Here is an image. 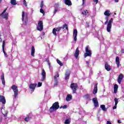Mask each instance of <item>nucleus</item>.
Here are the masks:
<instances>
[{
  "mask_svg": "<svg viewBox=\"0 0 124 124\" xmlns=\"http://www.w3.org/2000/svg\"><path fill=\"white\" fill-rule=\"evenodd\" d=\"M6 12V9L5 10H4L3 12L1 14H0V16H1L2 18H3V19H5V20H7V19H8V14ZM4 13H5L4 15Z\"/></svg>",
  "mask_w": 124,
  "mask_h": 124,
  "instance_id": "7",
  "label": "nucleus"
},
{
  "mask_svg": "<svg viewBox=\"0 0 124 124\" xmlns=\"http://www.w3.org/2000/svg\"><path fill=\"white\" fill-rule=\"evenodd\" d=\"M55 76H56V78H57H57H58V77H60V75L59 74V73H57V74H56V75Z\"/></svg>",
  "mask_w": 124,
  "mask_h": 124,
  "instance_id": "51",
  "label": "nucleus"
},
{
  "mask_svg": "<svg viewBox=\"0 0 124 124\" xmlns=\"http://www.w3.org/2000/svg\"><path fill=\"white\" fill-rule=\"evenodd\" d=\"M116 2H119V0H114Z\"/></svg>",
  "mask_w": 124,
  "mask_h": 124,
  "instance_id": "56",
  "label": "nucleus"
},
{
  "mask_svg": "<svg viewBox=\"0 0 124 124\" xmlns=\"http://www.w3.org/2000/svg\"><path fill=\"white\" fill-rule=\"evenodd\" d=\"M107 124H112V123H111V122L108 121H107Z\"/></svg>",
  "mask_w": 124,
  "mask_h": 124,
  "instance_id": "49",
  "label": "nucleus"
},
{
  "mask_svg": "<svg viewBox=\"0 0 124 124\" xmlns=\"http://www.w3.org/2000/svg\"><path fill=\"white\" fill-rule=\"evenodd\" d=\"M11 88L13 90L14 93L15 98H16V97H17V95H18V87L15 85H13L11 87Z\"/></svg>",
  "mask_w": 124,
  "mask_h": 124,
  "instance_id": "5",
  "label": "nucleus"
},
{
  "mask_svg": "<svg viewBox=\"0 0 124 124\" xmlns=\"http://www.w3.org/2000/svg\"><path fill=\"white\" fill-rule=\"evenodd\" d=\"M35 53V49H34V46H32L31 49V55L32 56V57H33V58H34Z\"/></svg>",
  "mask_w": 124,
  "mask_h": 124,
  "instance_id": "21",
  "label": "nucleus"
},
{
  "mask_svg": "<svg viewBox=\"0 0 124 124\" xmlns=\"http://www.w3.org/2000/svg\"><path fill=\"white\" fill-rule=\"evenodd\" d=\"M71 99H72V95H71L69 94H68L66 98V101H70V100H71Z\"/></svg>",
  "mask_w": 124,
  "mask_h": 124,
  "instance_id": "27",
  "label": "nucleus"
},
{
  "mask_svg": "<svg viewBox=\"0 0 124 124\" xmlns=\"http://www.w3.org/2000/svg\"><path fill=\"white\" fill-rule=\"evenodd\" d=\"M41 75L42 76L41 81L42 82H44L45 80H46V72H45V70L43 69L42 70V73H41Z\"/></svg>",
  "mask_w": 124,
  "mask_h": 124,
  "instance_id": "8",
  "label": "nucleus"
},
{
  "mask_svg": "<svg viewBox=\"0 0 124 124\" xmlns=\"http://www.w3.org/2000/svg\"><path fill=\"white\" fill-rule=\"evenodd\" d=\"M56 31H56V28H54L52 30V33L54 35H55V36H57V32Z\"/></svg>",
  "mask_w": 124,
  "mask_h": 124,
  "instance_id": "37",
  "label": "nucleus"
},
{
  "mask_svg": "<svg viewBox=\"0 0 124 124\" xmlns=\"http://www.w3.org/2000/svg\"><path fill=\"white\" fill-rule=\"evenodd\" d=\"M62 108L63 109V106H62L60 107V109H62Z\"/></svg>",
  "mask_w": 124,
  "mask_h": 124,
  "instance_id": "55",
  "label": "nucleus"
},
{
  "mask_svg": "<svg viewBox=\"0 0 124 124\" xmlns=\"http://www.w3.org/2000/svg\"><path fill=\"white\" fill-rule=\"evenodd\" d=\"M69 76H70V71H67L65 74V80L69 79Z\"/></svg>",
  "mask_w": 124,
  "mask_h": 124,
  "instance_id": "17",
  "label": "nucleus"
},
{
  "mask_svg": "<svg viewBox=\"0 0 124 124\" xmlns=\"http://www.w3.org/2000/svg\"><path fill=\"white\" fill-rule=\"evenodd\" d=\"M4 46H5V41L4 40L3 41L2 45V51H3V53L5 55V56H6V57H7V54H6L5 51H4Z\"/></svg>",
  "mask_w": 124,
  "mask_h": 124,
  "instance_id": "19",
  "label": "nucleus"
},
{
  "mask_svg": "<svg viewBox=\"0 0 124 124\" xmlns=\"http://www.w3.org/2000/svg\"><path fill=\"white\" fill-rule=\"evenodd\" d=\"M94 2H96V4H97V3L98 2V0H93Z\"/></svg>",
  "mask_w": 124,
  "mask_h": 124,
  "instance_id": "48",
  "label": "nucleus"
},
{
  "mask_svg": "<svg viewBox=\"0 0 124 124\" xmlns=\"http://www.w3.org/2000/svg\"><path fill=\"white\" fill-rule=\"evenodd\" d=\"M114 101L115 102V105H118V103H119V99L117 98H114Z\"/></svg>",
  "mask_w": 124,
  "mask_h": 124,
  "instance_id": "33",
  "label": "nucleus"
},
{
  "mask_svg": "<svg viewBox=\"0 0 124 124\" xmlns=\"http://www.w3.org/2000/svg\"><path fill=\"white\" fill-rule=\"evenodd\" d=\"M67 108V105L63 106V109H66Z\"/></svg>",
  "mask_w": 124,
  "mask_h": 124,
  "instance_id": "46",
  "label": "nucleus"
},
{
  "mask_svg": "<svg viewBox=\"0 0 124 124\" xmlns=\"http://www.w3.org/2000/svg\"><path fill=\"white\" fill-rule=\"evenodd\" d=\"M79 48L77 47L74 54V56L76 59H78V57H79Z\"/></svg>",
  "mask_w": 124,
  "mask_h": 124,
  "instance_id": "16",
  "label": "nucleus"
},
{
  "mask_svg": "<svg viewBox=\"0 0 124 124\" xmlns=\"http://www.w3.org/2000/svg\"><path fill=\"white\" fill-rule=\"evenodd\" d=\"M11 3L12 5H16L17 3L16 2V0H11Z\"/></svg>",
  "mask_w": 124,
  "mask_h": 124,
  "instance_id": "32",
  "label": "nucleus"
},
{
  "mask_svg": "<svg viewBox=\"0 0 124 124\" xmlns=\"http://www.w3.org/2000/svg\"><path fill=\"white\" fill-rule=\"evenodd\" d=\"M37 31H41L43 30V22L41 20H40L38 23V26L37 27Z\"/></svg>",
  "mask_w": 124,
  "mask_h": 124,
  "instance_id": "6",
  "label": "nucleus"
},
{
  "mask_svg": "<svg viewBox=\"0 0 124 124\" xmlns=\"http://www.w3.org/2000/svg\"><path fill=\"white\" fill-rule=\"evenodd\" d=\"M82 1H83L82 4H84V0H82Z\"/></svg>",
  "mask_w": 124,
  "mask_h": 124,
  "instance_id": "59",
  "label": "nucleus"
},
{
  "mask_svg": "<svg viewBox=\"0 0 124 124\" xmlns=\"http://www.w3.org/2000/svg\"><path fill=\"white\" fill-rule=\"evenodd\" d=\"M81 14H82V15H87V14H89V11H88L87 10H85L84 11L81 12Z\"/></svg>",
  "mask_w": 124,
  "mask_h": 124,
  "instance_id": "31",
  "label": "nucleus"
},
{
  "mask_svg": "<svg viewBox=\"0 0 124 124\" xmlns=\"http://www.w3.org/2000/svg\"><path fill=\"white\" fill-rule=\"evenodd\" d=\"M97 93V83H95L94 85V88L93 91V94H95Z\"/></svg>",
  "mask_w": 124,
  "mask_h": 124,
  "instance_id": "25",
  "label": "nucleus"
},
{
  "mask_svg": "<svg viewBox=\"0 0 124 124\" xmlns=\"http://www.w3.org/2000/svg\"><path fill=\"white\" fill-rule=\"evenodd\" d=\"M0 102H1L2 104H5L6 101L5 100V98L2 96L0 95Z\"/></svg>",
  "mask_w": 124,
  "mask_h": 124,
  "instance_id": "15",
  "label": "nucleus"
},
{
  "mask_svg": "<svg viewBox=\"0 0 124 124\" xmlns=\"http://www.w3.org/2000/svg\"><path fill=\"white\" fill-rule=\"evenodd\" d=\"M115 61H116V63L117 64V67H118V68H119V67H120V58L117 56L116 57Z\"/></svg>",
  "mask_w": 124,
  "mask_h": 124,
  "instance_id": "20",
  "label": "nucleus"
},
{
  "mask_svg": "<svg viewBox=\"0 0 124 124\" xmlns=\"http://www.w3.org/2000/svg\"><path fill=\"white\" fill-rule=\"evenodd\" d=\"M22 17V21L23 22V25L26 26L27 24H28V14L27 13L23 12Z\"/></svg>",
  "mask_w": 124,
  "mask_h": 124,
  "instance_id": "3",
  "label": "nucleus"
},
{
  "mask_svg": "<svg viewBox=\"0 0 124 124\" xmlns=\"http://www.w3.org/2000/svg\"><path fill=\"white\" fill-rule=\"evenodd\" d=\"M64 2L65 4H66V5H68V6L72 5V3L70 0H64Z\"/></svg>",
  "mask_w": 124,
  "mask_h": 124,
  "instance_id": "22",
  "label": "nucleus"
},
{
  "mask_svg": "<svg viewBox=\"0 0 124 124\" xmlns=\"http://www.w3.org/2000/svg\"><path fill=\"white\" fill-rule=\"evenodd\" d=\"M78 33V31H77V30L75 29L74 30L73 32V36H74V40L75 41H77V34Z\"/></svg>",
  "mask_w": 124,
  "mask_h": 124,
  "instance_id": "14",
  "label": "nucleus"
},
{
  "mask_svg": "<svg viewBox=\"0 0 124 124\" xmlns=\"http://www.w3.org/2000/svg\"><path fill=\"white\" fill-rule=\"evenodd\" d=\"M23 3L26 6V7L28 6V4H27V1H26V0H23Z\"/></svg>",
  "mask_w": 124,
  "mask_h": 124,
  "instance_id": "40",
  "label": "nucleus"
},
{
  "mask_svg": "<svg viewBox=\"0 0 124 124\" xmlns=\"http://www.w3.org/2000/svg\"><path fill=\"white\" fill-rule=\"evenodd\" d=\"M24 121H25V122H29V121H30V117H27L25 118L24 119Z\"/></svg>",
  "mask_w": 124,
  "mask_h": 124,
  "instance_id": "41",
  "label": "nucleus"
},
{
  "mask_svg": "<svg viewBox=\"0 0 124 124\" xmlns=\"http://www.w3.org/2000/svg\"><path fill=\"white\" fill-rule=\"evenodd\" d=\"M100 107L103 111H106V108H105V105H102L100 106Z\"/></svg>",
  "mask_w": 124,
  "mask_h": 124,
  "instance_id": "34",
  "label": "nucleus"
},
{
  "mask_svg": "<svg viewBox=\"0 0 124 124\" xmlns=\"http://www.w3.org/2000/svg\"><path fill=\"white\" fill-rule=\"evenodd\" d=\"M54 81H55L54 86L57 87L58 86V84L59 82L58 81V78L56 76H54Z\"/></svg>",
  "mask_w": 124,
  "mask_h": 124,
  "instance_id": "29",
  "label": "nucleus"
},
{
  "mask_svg": "<svg viewBox=\"0 0 124 124\" xmlns=\"http://www.w3.org/2000/svg\"><path fill=\"white\" fill-rule=\"evenodd\" d=\"M118 124H122V121H121L120 120H118Z\"/></svg>",
  "mask_w": 124,
  "mask_h": 124,
  "instance_id": "54",
  "label": "nucleus"
},
{
  "mask_svg": "<svg viewBox=\"0 0 124 124\" xmlns=\"http://www.w3.org/2000/svg\"><path fill=\"white\" fill-rule=\"evenodd\" d=\"M1 111L4 117H6V116H7V110H5V107H2L1 108Z\"/></svg>",
  "mask_w": 124,
  "mask_h": 124,
  "instance_id": "13",
  "label": "nucleus"
},
{
  "mask_svg": "<svg viewBox=\"0 0 124 124\" xmlns=\"http://www.w3.org/2000/svg\"><path fill=\"white\" fill-rule=\"evenodd\" d=\"M1 80L2 82V85H5V80H4V74H2L1 76Z\"/></svg>",
  "mask_w": 124,
  "mask_h": 124,
  "instance_id": "26",
  "label": "nucleus"
},
{
  "mask_svg": "<svg viewBox=\"0 0 124 124\" xmlns=\"http://www.w3.org/2000/svg\"><path fill=\"white\" fill-rule=\"evenodd\" d=\"M105 66V69H106L107 71H110L111 70V67L108 64V63H106Z\"/></svg>",
  "mask_w": 124,
  "mask_h": 124,
  "instance_id": "24",
  "label": "nucleus"
},
{
  "mask_svg": "<svg viewBox=\"0 0 124 124\" xmlns=\"http://www.w3.org/2000/svg\"><path fill=\"white\" fill-rule=\"evenodd\" d=\"M60 108V105H59V102H56L54 104H53L52 107H51L49 108V112L52 113V112H54V111H56V110H58Z\"/></svg>",
  "mask_w": 124,
  "mask_h": 124,
  "instance_id": "2",
  "label": "nucleus"
},
{
  "mask_svg": "<svg viewBox=\"0 0 124 124\" xmlns=\"http://www.w3.org/2000/svg\"><path fill=\"white\" fill-rule=\"evenodd\" d=\"M41 86H42V82H38V87H41Z\"/></svg>",
  "mask_w": 124,
  "mask_h": 124,
  "instance_id": "44",
  "label": "nucleus"
},
{
  "mask_svg": "<svg viewBox=\"0 0 124 124\" xmlns=\"http://www.w3.org/2000/svg\"><path fill=\"white\" fill-rule=\"evenodd\" d=\"M124 79V75L123 74H120L118 77L117 79L118 83L120 85L121 83H122V81Z\"/></svg>",
  "mask_w": 124,
  "mask_h": 124,
  "instance_id": "12",
  "label": "nucleus"
},
{
  "mask_svg": "<svg viewBox=\"0 0 124 124\" xmlns=\"http://www.w3.org/2000/svg\"><path fill=\"white\" fill-rule=\"evenodd\" d=\"M36 86H37L36 83L30 84L29 85V88L31 90V93H33V92H34L35 88H36Z\"/></svg>",
  "mask_w": 124,
  "mask_h": 124,
  "instance_id": "10",
  "label": "nucleus"
},
{
  "mask_svg": "<svg viewBox=\"0 0 124 124\" xmlns=\"http://www.w3.org/2000/svg\"><path fill=\"white\" fill-rule=\"evenodd\" d=\"M108 17L106 16L105 19L106 21L105 22V25H107V31L108 32H110L111 31V29H112V23H113V19L110 18V19L108 21Z\"/></svg>",
  "mask_w": 124,
  "mask_h": 124,
  "instance_id": "1",
  "label": "nucleus"
},
{
  "mask_svg": "<svg viewBox=\"0 0 124 124\" xmlns=\"http://www.w3.org/2000/svg\"><path fill=\"white\" fill-rule=\"evenodd\" d=\"M47 63L49 65V68H51V62H50V61L49 60H47Z\"/></svg>",
  "mask_w": 124,
  "mask_h": 124,
  "instance_id": "43",
  "label": "nucleus"
},
{
  "mask_svg": "<svg viewBox=\"0 0 124 124\" xmlns=\"http://www.w3.org/2000/svg\"><path fill=\"white\" fill-rule=\"evenodd\" d=\"M71 89L73 90V93H76V90H77V87L78 86L77 85V84L76 83H72L71 84Z\"/></svg>",
  "mask_w": 124,
  "mask_h": 124,
  "instance_id": "9",
  "label": "nucleus"
},
{
  "mask_svg": "<svg viewBox=\"0 0 124 124\" xmlns=\"http://www.w3.org/2000/svg\"><path fill=\"white\" fill-rule=\"evenodd\" d=\"M70 122H71L70 119H66L65 120V122H64V124H70Z\"/></svg>",
  "mask_w": 124,
  "mask_h": 124,
  "instance_id": "35",
  "label": "nucleus"
},
{
  "mask_svg": "<svg viewBox=\"0 0 124 124\" xmlns=\"http://www.w3.org/2000/svg\"><path fill=\"white\" fill-rule=\"evenodd\" d=\"M62 29V27H58L56 29H55V30L56 31H60Z\"/></svg>",
  "mask_w": 124,
  "mask_h": 124,
  "instance_id": "39",
  "label": "nucleus"
},
{
  "mask_svg": "<svg viewBox=\"0 0 124 124\" xmlns=\"http://www.w3.org/2000/svg\"><path fill=\"white\" fill-rule=\"evenodd\" d=\"M20 34V35H21V36H24V35L25 34V33L22 32V33H21Z\"/></svg>",
  "mask_w": 124,
  "mask_h": 124,
  "instance_id": "53",
  "label": "nucleus"
},
{
  "mask_svg": "<svg viewBox=\"0 0 124 124\" xmlns=\"http://www.w3.org/2000/svg\"><path fill=\"white\" fill-rule=\"evenodd\" d=\"M2 0H0V4L1 3Z\"/></svg>",
  "mask_w": 124,
  "mask_h": 124,
  "instance_id": "58",
  "label": "nucleus"
},
{
  "mask_svg": "<svg viewBox=\"0 0 124 124\" xmlns=\"http://www.w3.org/2000/svg\"><path fill=\"white\" fill-rule=\"evenodd\" d=\"M2 41V40H1V38L0 37V42H1Z\"/></svg>",
  "mask_w": 124,
  "mask_h": 124,
  "instance_id": "57",
  "label": "nucleus"
},
{
  "mask_svg": "<svg viewBox=\"0 0 124 124\" xmlns=\"http://www.w3.org/2000/svg\"><path fill=\"white\" fill-rule=\"evenodd\" d=\"M93 101L94 103V105L95 107H98L99 105H98V101H97V99L95 98H93Z\"/></svg>",
  "mask_w": 124,
  "mask_h": 124,
  "instance_id": "18",
  "label": "nucleus"
},
{
  "mask_svg": "<svg viewBox=\"0 0 124 124\" xmlns=\"http://www.w3.org/2000/svg\"><path fill=\"white\" fill-rule=\"evenodd\" d=\"M112 109L113 110H115V109H117V105H115L112 108Z\"/></svg>",
  "mask_w": 124,
  "mask_h": 124,
  "instance_id": "45",
  "label": "nucleus"
},
{
  "mask_svg": "<svg viewBox=\"0 0 124 124\" xmlns=\"http://www.w3.org/2000/svg\"><path fill=\"white\" fill-rule=\"evenodd\" d=\"M90 46H87L85 47V52L84 53V58H86L87 57H91L92 56V50H90Z\"/></svg>",
  "mask_w": 124,
  "mask_h": 124,
  "instance_id": "4",
  "label": "nucleus"
},
{
  "mask_svg": "<svg viewBox=\"0 0 124 124\" xmlns=\"http://www.w3.org/2000/svg\"><path fill=\"white\" fill-rule=\"evenodd\" d=\"M118 89H119V86L117 84H114V93H118Z\"/></svg>",
  "mask_w": 124,
  "mask_h": 124,
  "instance_id": "23",
  "label": "nucleus"
},
{
  "mask_svg": "<svg viewBox=\"0 0 124 124\" xmlns=\"http://www.w3.org/2000/svg\"><path fill=\"white\" fill-rule=\"evenodd\" d=\"M0 121H1V119H0Z\"/></svg>",
  "mask_w": 124,
  "mask_h": 124,
  "instance_id": "60",
  "label": "nucleus"
},
{
  "mask_svg": "<svg viewBox=\"0 0 124 124\" xmlns=\"http://www.w3.org/2000/svg\"><path fill=\"white\" fill-rule=\"evenodd\" d=\"M84 98H85V99H90L91 98V94H87L86 95H85L83 96Z\"/></svg>",
  "mask_w": 124,
  "mask_h": 124,
  "instance_id": "30",
  "label": "nucleus"
},
{
  "mask_svg": "<svg viewBox=\"0 0 124 124\" xmlns=\"http://www.w3.org/2000/svg\"><path fill=\"white\" fill-rule=\"evenodd\" d=\"M104 15H105V16H109L111 15V13H110V11H106L104 13Z\"/></svg>",
  "mask_w": 124,
  "mask_h": 124,
  "instance_id": "28",
  "label": "nucleus"
},
{
  "mask_svg": "<svg viewBox=\"0 0 124 124\" xmlns=\"http://www.w3.org/2000/svg\"><path fill=\"white\" fill-rule=\"evenodd\" d=\"M62 30H68L67 28V24H65L63 25V27H62Z\"/></svg>",
  "mask_w": 124,
  "mask_h": 124,
  "instance_id": "36",
  "label": "nucleus"
},
{
  "mask_svg": "<svg viewBox=\"0 0 124 124\" xmlns=\"http://www.w3.org/2000/svg\"><path fill=\"white\" fill-rule=\"evenodd\" d=\"M57 62L59 65H61V66H62V62H61V61H60V60L57 59Z\"/></svg>",
  "mask_w": 124,
  "mask_h": 124,
  "instance_id": "38",
  "label": "nucleus"
},
{
  "mask_svg": "<svg viewBox=\"0 0 124 124\" xmlns=\"http://www.w3.org/2000/svg\"><path fill=\"white\" fill-rule=\"evenodd\" d=\"M86 62L87 65H89L90 64V62H89V61H86Z\"/></svg>",
  "mask_w": 124,
  "mask_h": 124,
  "instance_id": "50",
  "label": "nucleus"
},
{
  "mask_svg": "<svg viewBox=\"0 0 124 124\" xmlns=\"http://www.w3.org/2000/svg\"><path fill=\"white\" fill-rule=\"evenodd\" d=\"M121 52L123 54H124V49H121Z\"/></svg>",
  "mask_w": 124,
  "mask_h": 124,
  "instance_id": "52",
  "label": "nucleus"
},
{
  "mask_svg": "<svg viewBox=\"0 0 124 124\" xmlns=\"http://www.w3.org/2000/svg\"><path fill=\"white\" fill-rule=\"evenodd\" d=\"M40 7H41V8H42V7H43V1L41 2V5H40Z\"/></svg>",
  "mask_w": 124,
  "mask_h": 124,
  "instance_id": "47",
  "label": "nucleus"
},
{
  "mask_svg": "<svg viewBox=\"0 0 124 124\" xmlns=\"http://www.w3.org/2000/svg\"><path fill=\"white\" fill-rule=\"evenodd\" d=\"M40 13H42V14H45V12H44V11L43 10V9H42V8L40 9Z\"/></svg>",
  "mask_w": 124,
  "mask_h": 124,
  "instance_id": "42",
  "label": "nucleus"
},
{
  "mask_svg": "<svg viewBox=\"0 0 124 124\" xmlns=\"http://www.w3.org/2000/svg\"><path fill=\"white\" fill-rule=\"evenodd\" d=\"M60 6V4H59V3H56L54 5V10L53 12V14L55 15L57 12H59L60 11V9H59V7Z\"/></svg>",
  "mask_w": 124,
  "mask_h": 124,
  "instance_id": "11",
  "label": "nucleus"
}]
</instances>
